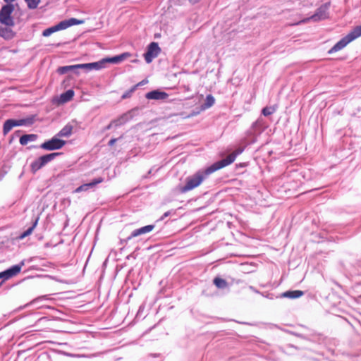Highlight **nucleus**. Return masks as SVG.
<instances>
[{
    "label": "nucleus",
    "mask_w": 361,
    "mask_h": 361,
    "mask_svg": "<svg viewBox=\"0 0 361 361\" xmlns=\"http://www.w3.org/2000/svg\"><path fill=\"white\" fill-rule=\"evenodd\" d=\"M14 10V6L7 4L0 10V23L6 26L12 27L14 25V21L11 17V13Z\"/></svg>",
    "instance_id": "7ed1b4c3"
},
{
    "label": "nucleus",
    "mask_w": 361,
    "mask_h": 361,
    "mask_svg": "<svg viewBox=\"0 0 361 361\" xmlns=\"http://www.w3.org/2000/svg\"><path fill=\"white\" fill-rule=\"evenodd\" d=\"M34 123L32 117H28L20 119H8L3 126L4 135H7L14 127L17 126H30Z\"/></svg>",
    "instance_id": "f03ea898"
},
{
    "label": "nucleus",
    "mask_w": 361,
    "mask_h": 361,
    "mask_svg": "<svg viewBox=\"0 0 361 361\" xmlns=\"http://www.w3.org/2000/svg\"><path fill=\"white\" fill-rule=\"evenodd\" d=\"M351 42L350 39L346 35L345 37L341 39L339 42H338L329 51V54H332L336 51L341 50L344 48L348 44Z\"/></svg>",
    "instance_id": "ddd939ff"
},
{
    "label": "nucleus",
    "mask_w": 361,
    "mask_h": 361,
    "mask_svg": "<svg viewBox=\"0 0 361 361\" xmlns=\"http://www.w3.org/2000/svg\"><path fill=\"white\" fill-rule=\"evenodd\" d=\"M154 228V225H147V226H143L142 228H140L138 229H136L133 231L130 236H129L128 238V240H130L131 238L137 237L138 235L145 234L147 233H149L153 230Z\"/></svg>",
    "instance_id": "f8f14e48"
},
{
    "label": "nucleus",
    "mask_w": 361,
    "mask_h": 361,
    "mask_svg": "<svg viewBox=\"0 0 361 361\" xmlns=\"http://www.w3.org/2000/svg\"><path fill=\"white\" fill-rule=\"evenodd\" d=\"M213 282L218 288H225L228 286L226 281L220 277L214 278Z\"/></svg>",
    "instance_id": "5701e85b"
},
{
    "label": "nucleus",
    "mask_w": 361,
    "mask_h": 361,
    "mask_svg": "<svg viewBox=\"0 0 361 361\" xmlns=\"http://www.w3.org/2000/svg\"><path fill=\"white\" fill-rule=\"evenodd\" d=\"M80 64H77V65H71V66L59 67L58 68L57 71L60 74H65L69 71H74V70L80 69Z\"/></svg>",
    "instance_id": "4be33fe9"
},
{
    "label": "nucleus",
    "mask_w": 361,
    "mask_h": 361,
    "mask_svg": "<svg viewBox=\"0 0 361 361\" xmlns=\"http://www.w3.org/2000/svg\"><path fill=\"white\" fill-rule=\"evenodd\" d=\"M304 295L303 291L296 290H288L286 291L283 293V296L285 298H288L291 299L298 298Z\"/></svg>",
    "instance_id": "6ab92c4d"
},
{
    "label": "nucleus",
    "mask_w": 361,
    "mask_h": 361,
    "mask_svg": "<svg viewBox=\"0 0 361 361\" xmlns=\"http://www.w3.org/2000/svg\"><path fill=\"white\" fill-rule=\"evenodd\" d=\"M49 279L50 280V281L49 282V286L51 288V295H54V294H56L57 293L59 290H61V288H56L54 287V283H53V281H54V277L51 276H48L47 275V279Z\"/></svg>",
    "instance_id": "bb28decb"
},
{
    "label": "nucleus",
    "mask_w": 361,
    "mask_h": 361,
    "mask_svg": "<svg viewBox=\"0 0 361 361\" xmlns=\"http://www.w3.org/2000/svg\"><path fill=\"white\" fill-rule=\"evenodd\" d=\"M103 181H104L103 178H101V177L97 178L93 180L90 183H86V184H83V185H80V187L76 188L75 192H82V191L87 190L90 188L94 187V185H97L99 183H101Z\"/></svg>",
    "instance_id": "4468645a"
},
{
    "label": "nucleus",
    "mask_w": 361,
    "mask_h": 361,
    "mask_svg": "<svg viewBox=\"0 0 361 361\" xmlns=\"http://www.w3.org/2000/svg\"><path fill=\"white\" fill-rule=\"evenodd\" d=\"M329 6L328 4H324L322 5L319 8H317V11L314 15H312L310 18H305L301 21V23H306L310 20H313L314 21H319L322 20H325L329 18Z\"/></svg>",
    "instance_id": "39448f33"
},
{
    "label": "nucleus",
    "mask_w": 361,
    "mask_h": 361,
    "mask_svg": "<svg viewBox=\"0 0 361 361\" xmlns=\"http://www.w3.org/2000/svg\"><path fill=\"white\" fill-rule=\"evenodd\" d=\"M160 51L161 49L157 42H151L148 46L147 52L144 54L146 62L151 63L152 59L159 55Z\"/></svg>",
    "instance_id": "423d86ee"
},
{
    "label": "nucleus",
    "mask_w": 361,
    "mask_h": 361,
    "mask_svg": "<svg viewBox=\"0 0 361 361\" xmlns=\"http://www.w3.org/2000/svg\"><path fill=\"white\" fill-rule=\"evenodd\" d=\"M66 142L58 137H53L50 140L47 141V150H54L62 148Z\"/></svg>",
    "instance_id": "9d476101"
},
{
    "label": "nucleus",
    "mask_w": 361,
    "mask_h": 361,
    "mask_svg": "<svg viewBox=\"0 0 361 361\" xmlns=\"http://www.w3.org/2000/svg\"><path fill=\"white\" fill-rule=\"evenodd\" d=\"M83 23L84 20H78L74 18L61 21L57 25L47 29V36H49L56 31L65 30L71 26L80 25Z\"/></svg>",
    "instance_id": "20e7f679"
},
{
    "label": "nucleus",
    "mask_w": 361,
    "mask_h": 361,
    "mask_svg": "<svg viewBox=\"0 0 361 361\" xmlns=\"http://www.w3.org/2000/svg\"><path fill=\"white\" fill-rule=\"evenodd\" d=\"M242 152L243 149H238L228 155L225 159L216 161L206 169L198 171L194 175L188 177L186 178L185 185L180 189V192L185 193L198 187L208 176L232 164L235 160L236 157L242 153Z\"/></svg>",
    "instance_id": "f257e3e1"
},
{
    "label": "nucleus",
    "mask_w": 361,
    "mask_h": 361,
    "mask_svg": "<svg viewBox=\"0 0 361 361\" xmlns=\"http://www.w3.org/2000/svg\"><path fill=\"white\" fill-rule=\"evenodd\" d=\"M133 92H131V89H130V90H129L128 92H125V93L122 95L121 98H122V99L129 98V97H130V96H131V94H132V93H133Z\"/></svg>",
    "instance_id": "473e14b6"
},
{
    "label": "nucleus",
    "mask_w": 361,
    "mask_h": 361,
    "mask_svg": "<svg viewBox=\"0 0 361 361\" xmlns=\"http://www.w3.org/2000/svg\"><path fill=\"white\" fill-rule=\"evenodd\" d=\"M13 31L10 28V27H2L0 26V36L4 37L6 39H12L14 36Z\"/></svg>",
    "instance_id": "dca6fc26"
},
{
    "label": "nucleus",
    "mask_w": 361,
    "mask_h": 361,
    "mask_svg": "<svg viewBox=\"0 0 361 361\" xmlns=\"http://www.w3.org/2000/svg\"><path fill=\"white\" fill-rule=\"evenodd\" d=\"M26 2L27 7L30 9H34L37 7L39 5L40 0H25Z\"/></svg>",
    "instance_id": "c85d7f7f"
},
{
    "label": "nucleus",
    "mask_w": 361,
    "mask_h": 361,
    "mask_svg": "<svg viewBox=\"0 0 361 361\" xmlns=\"http://www.w3.org/2000/svg\"><path fill=\"white\" fill-rule=\"evenodd\" d=\"M214 102H215V99H214V97L212 94H208L206 97L205 103L204 104L202 107L204 109L210 108L211 106H212L214 105Z\"/></svg>",
    "instance_id": "b1692460"
},
{
    "label": "nucleus",
    "mask_w": 361,
    "mask_h": 361,
    "mask_svg": "<svg viewBox=\"0 0 361 361\" xmlns=\"http://www.w3.org/2000/svg\"><path fill=\"white\" fill-rule=\"evenodd\" d=\"M42 35L43 36H45V30H44L42 32Z\"/></svg>",
    "instance_id": "58836bf2"
},
{
    "label": "nucleus",
    "mask_w": 361,
    "mask_h": 361,
    "mask_svg": "<svg viewBox=\"0 0 361 361\" xmlns=\"http://www.w3.org/2000/svg\"><path fill=\"white\" fill-rule=\"evenodd\" d=\"M275 111L276 108L274 106H266L263 108L262 113L264 116H268L271 115Z\"/></svg>",
    "instance_id": "cd10ccee"
},
{
    "label": "nucleus",
    "mask_w": 361,
    "mask_h": 361,
    "mask_svg": "<svg viewBox=\"0 0 361 361\" xmlns=\"http://www.w3.org/2000/svg\"><path fill=\"white\" fill-rule=\"evenodd\" d=\"M200 0H189V1L193 4L199 2Z\"/></svg>",
    "instance_id": "c9c22d12"
},
{
    "label": "nucleus",
    "mask_w": 361,
    "mask_h": 361,
    "mask_svg": "<svg viewBox=\"0 0 361 361\" xmlns=\"http://www.w3.org/2000/svg\"><path fill=\"white\" fill-rule=\"evenodd\" d=\"M154 228V225H147V226H143L142 228H140L138 229H136L133 231L130 236H129L128 238V240H130L131 238L137 237L138 235L145 234L147 233H149L153 230Z\"/></svg>",
    "instance_id": "9b49d317"
},
{
    "label": "nucleus",
    "mask_w": 361,
    "mask_h": 361,
    "mask_svg": "<svg viewBox=\"0 0 361 361\" xmlns=\"http://www.w3.org/2000/svg\"><path fill=\"white\" fill-rule=\"evenodd\" d=\"M106 61H105V59H104V60H103L102 61H99V62L82 63V64H80V68H82V69L86 68V69H88V70H92V69L99 70V69L103 68V64Z\"/></svg>",
    "instance_id": "2eb2a0df"
},
{
    "label": "nucleus",
    "mask_w": 361,
    "mask_h": 361,
    "mask_svg": "<svg viewBox=\"0 0 361 361\" xmlns=\"http://www.w3.org/2000/svg\"><path fill=\"white\" fill-rule=\"evenodd\" d=\"M21 267L22 266L20 264L14 265L6 271L0 272V279H2V281H4L13 276H15L20 271Z\"/></svg>",
    "instance_id": "0eeeda50"
},
{
    "label": "nucleus",
    "mask_w": 361,
    "mask_h": 361,
    "mask_svg": "<svg viewBox=\"0 0 361 361\" xmlns=\"http://www.w3.org/2000/svg\"><path fill=\"white\" fill-rule=\"evenodd\" d=\"M45 164V155L41 156L38 159L31 164L32 172H36Z\"/></svg>",
    "instance_id": "f3484780"
},
{
    "label": "nucleus",
    "mask_w": 361,
    "mask_h": 361,
    "mask_svg": "<svg viewBox=\"0 0 361 361\" xmlns=\"http://www.w3.org/2000/svg\"><path fill=\"white\" fill-rule=\"evenodd\" d=\"M148 82V80L147 79L142 80L135 85L131 87V92H134L139 86L145 85Z\"/></svg>",
    "instance_id": "2f4dec72"
},
{
    "label": "nucleus",
    "mask_w": 361,
    "mask_h": 361,
    "mask_svg": "<svg viewBox=\"0 0 361 361\" xmlns=\"http://www.w3.org/2000/svg\"><path fill=\"white\" fill-rule=\"evenodd\" d=\"M130 54L128 53L123 54L119 56H114L111 59H105L106 62H112V63H118L122 60H123L126 56H128Z\"/></svg>",
    "instance_id": "a878e982"
},
{
    "label": "nucleus",
    "mask_w": 361,
    "mask_h": 361,
    "mask_svg": "<svg viewBox=\"0 0 361 361\" xmlns=\"http://www.w3.org/2000/svg\"><path fill=\"white\" fill-rule=\"evenodd\" d=\"M56 282L59 283V284H66L67 282L63 281V280H61V279H56Z\"/></svg>",
    "instance_id": "f704fd0d"
},
{
    "label": "nucleus",
    "mask_w": 361,
    "mask_h": 361,
    "mask_svg": "<svg viewBox=\"0 0 361 361\" xmlns=\"http://www.w3.org/2000/svg\"><path fill=\"white\" fill-rule=\"evenodd\" d=\"M117 141V139L116 138H112L109 140V146H113Z\"/></svg>",
    "instance_id": "72a5a7b5"
},
{
    "label": "nucleus",
    "mask_w": 361,
    "mask_h": 361,
    "mask_svg": "<svg viewBox=\"0 0 361 361\" xmlns=\"http://www.w3.org/2000/svg\"><path fill=\"white\" fill-rule=\"evenodd\" d=\"M123 122L121 121V119H118V120H115V121H111L106 127V129L109 130L114 125L115 126H118L121 124H122Z\"/></svg>",
    "instance_id": "c756f323"
},
{
    "label": "nucleus",
    "mask_w": 361,
    "mask_h": 361,
    "mask_svg": "<svg viewBox=\"0 0 361 361\" xmlns=\"http://www.w3.org/2000/svg\"><path fill=\"white\" fill-rule=\"evenodd\" d=\"M73 127L71 124L66 125L58 133V136L59 137H69L73 132Z\"/></svg>",
    "instance_id": "aec40b11"
},
{
    "label": "nucleus",
    "mask_w": 361,
    "mask_h": 361,
    "mask_svg": "<svg viewBox=\"0 0 361 361\" xmlns=\"http://www.w3.org/2000/svg\"><path fill=\"white\" fill-rule=\"evenodd\" d=\"M7 3H11V2H13L15 0H4Z\"/></svg>",
    "instance_id": "4c0bfd02"
},
{
    "label": "nucleus",
    "mask_w": 361,
    "mask_h": 361,
    "mask_svg": "<svg viewBox=\"0 0 361 361\" xmlns=\"http://www.w3.org/2000/svg\"><path fill=\"white\" fill-rule=\"evenodd\" d=\"M348 37L352 42L356 38L361 36V25L355 27L353 30L347 35Z\"/></svg>",
    "instance_id": "412c9836"
},
{
    "label": "nucleus",
    "mask_w": 361,
    "mask_h": 361,
    "mask_svg": "<svg viewBox=\"0 0 361 361\" xmlns=\"http://www.w3.org/2000/svg\"><path fill=\"white\" fill-rule=\"evenodd\" d=\"M74 96V91L68 90L66 92L62 93L59 97H56L52 99V103L56 106L65 104L71 101Z\"/></svg>",
    "instance_id": "6e6552de"
},
{
    "label": "nucleus",
    "mask_w": 361,
    "mask_h": 361,
    "mask_svg": "<svg viewBox=\"0 0 361 361\" xmlns=\"http://www.w3.org/2000/svg\"><path fill=\"white\" fill-rule=\"evenodd\" d=\"M61 153L53 152L50 154H47V163L54 159L56 156L60 155Z\"/></svg>",
    "instance_id": "7c9ffc66"
},
{
    "label": "nucleus",
    "mask_w": 361,
    "mask_h": 361,
    "mask_svg": "<svg viewBox=\"0 0 361 361\" xmlns=\"http://www.w3.org/2000/svg\"><path fill=\"white\" fill-rule=\"evenodd\" d=\"M37 135L35 134H27L23 135L20 137V144L22 145H26L29 142H34L37 140Z\"/></svg>",
    "instance_id": "a211bd4d"
},
{
    "label": "nucleus",
    "mask_w": 361,
    "mask_h": 361,
    "mask_svg": "<svg viewBox=\"0 0 361 361\" xmlns=\"http://www.w3.org/2000/svg\"><path fill=\"white\" fill-rule=\"evenodd\" d=\"M40 147H41L42 149H45V142H43V143H42V144L40 145Z\"/></svg>",
    "instance_id": "e433bc0d"
},
{
    "label": "nucleus",
    "mask_w": 361,
    "mask_h": 361,
    "mask_svg": "<svg viewBox=\"0 0 361 361\" xmlns=\"http://www.w3.org/2000/svg\"><path fill=\"white\" fill-rule=\"evenodd\" d=\"M37 223V219L35 220V221L34 222L33 225L32 226H30V228H28L25 231H24L23 233H22L18 237V238L20 239V240H22L24 238L28 236L29 235H30L34 229V228L35 227L36 224Z\"/></svg>",
    "instance_id": "393cba45"
},
{
    "label": "nucleus",
    "mask_w": 361,
    "mask_h": 361,
    "mask_svg": "<svg viewBox=\"0 0 361 361\" xmlns=\"http://www.w3.org/2000/svg\"><path fill=\"white\" fill-rule=\"evenodd\" d=\"M145 97L147 99L165 100L169 97V94L165 92H162L159 90H153V91L147 92L145 94Z\"/></svg>",
    "instance_id": "1a4fd4ad"
}]
</instances>
